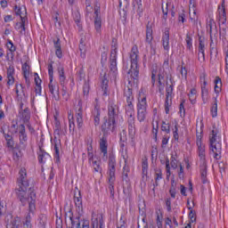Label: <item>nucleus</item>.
Returning <instances> with one entry per match:
<instances>
[{
    "label": "nucleus",
    "mask_w": 228,
    "mask_h": 228,
    "mask_svg": "<svg viewBox=\"0 0 228 228\" xmlns=\"http://www.w3.org/2000/svg\"><path fill=\"white\" fill-rule=\"evenodd\" d=\"M18 188L15 189V193L21 202L22 206H26L28 202H29V199L31 201L35 202L37 200V193H35V189L29 188V180L28 179V173L26 172V168H20L19 172V177L17 179ZM28 188H29V196L28 198Z\"/></svg>",
    "instance_id": "1"
},
{
    "label": "nucleus",
    "mask_w": 228,
    "mask_h": 228,
    "mask_svg": "<svg viewBox=\"0 0 228 228\" xmlns=\"http://www.w3.org/2000/svg\"><path fill=\"white\" fill-rule=\"evenodd\" d=\"M209 150L210 154H214V159H222V136L216 126H213L209 134Z\"/></svg>",
    "instance_id": "2"
},
{
    "label": "nucleus",
    "mask_w": 228,
    "mask_h": 228,
    "mask_svg": "<svg viewBox=\"0 0 228 228\" xmlns=\"http://www.w3.org/2000/svg\"><path fill=\"white\" fill-rule=\"evenodd\" d=\"M196 145L198 147V156L200 158V168L201 177L208 176V160L206 159V145L202 143V136L197 135Z\"/></svg>",
    "instance_id": "3"
},
{
    "label": "nucleus",
    "mask_w": 228,
    "mask_h": 228,
    "mask_svg": "<svg viewBox=\"0 0 228 228\" xmlns=\"http://www.w3.org/2000/svg\"><path fill=\"white\" fill-rule=\"evenodd\" d=\"M131 67L128 74L131 75L133 79H138L140 69L138 68V46H133L130 52Z\"/></svg>",
    "instance_id": "4"
},
{
    "label": "nucleus",
    "mask_w": 228,
    "mask_h": 228,
    "mask_svg": "<svg viewBox=\"0 0 228 228\" xmlns=\"http://www.w3.org/2000/svg\"><path fill=\"white\" fill-rule=\"evenodd\" d=\"M66 225L69 228H90V222L88 220L81 221V214H78L76 217H74L73 214L66 219Z\"/></svg>",
    "instance_id": "5"
},
{
    "label": "nucleus",
    "mask_w": 228,
    "mask_h": 228,
    "mask_svg": "<svg viewBox=\"0 0 228 228\" xmlns=\"http://www.w3.org/2000/svg\"><path fill=\"white\" fill-rule=\"evenodd\" d=\"M16 100L20 104L19 111H22V110H24V102L28 101V96L26 95L22 84H16Z\"/></svg>",
    "instance_id": "6"
},
{
    "label": "nucleus",
    "mask_w": 228,
    "mask_h": 228,
    "mask_svg": "<svg viewBox=\"0 0 228 228\" xmlns=\"http://www.w3.org/2000/svg\"><path fill=\"white\" fill-rule=\"evenodd\" d=\"M94 29L96 33H101L102 28V19L101 18V4L97 1L94 2Z\"/></svg>",
    "instance_id": "7"
},
{
    "label": "nucleus",
    "mask_w": 228,
    "mask_h": 228,
    "mask_svg": "<svg viewBox=\"0 0 228 228\" xmlns=\"http://www.w3.org/2000/svg\"><path fill=\"white\" fill-rule=\"evenodd\" d=\"M171 166V167H170ZM178 165H177V152L171 153V159L167 158L166 159V174H167V179H170V176L172 175V172L170 171V168H173V170H176Z\"/></svg>",
    "instance_id": "8"
},
{
    "label": "nucleus",
    "mask_w": 228,
    "mask_h": 228,
    "mask_svg": "<svg viewBox=\"0 0 228 228\" xmlns=\"http://www.w3.org/2000/svg\"><path fill=\"white\" fill-rule=\"evenodd\" d=\"M15 133H18L19 134L20 147L23 150L26 149V147H28V134L26 133V126H24V124L19 125Z\"/></svg>",
    "instance_id": "9"
},
{
    "label": "nucleus",
    "mask_w": 228,
    "mask_h": 228,
    "mask_svg": "<svg viewBox=\"0 0 228 228\" xmlns=\"http://www.w3.org/2000/svg\"><path fill=\"white\" fill-rule=\"evenodd\" d=\"M152 26H154V23H151V21H148L146 25V37L145 42L148 44L151 49V54H156V48L152 45V41L154 40V36H152Z\"/></svg>",
    "instance_id": "10"
},
{
    "label": "nucleus",
    "mask_w": 228,
    "mask_h": 228,
    "mask_svg": "<svg viewBox=\"0 0 228 228\" xmlns=\"http://www.w3.org/2000/svg\"><path fill=\"white\" fill-rule=\"evenodd\" d=\"M115 172H117V160L115 159V155L110 153L108 162V174L110 181H115Z\"/></svg>",
    "instance_id": "11"
},
{
    "label": "nucleus",
    "mask_w": 228,
    "mask_h": 228,
    "mask_svg": "<svg viewBox=\"0 0 228 228\" xmlns=\"http://www.w3.org/2000/svg\"><path fill=\"white\" fill-rule=\"evenodd\" d=\"M120 111L118 110V106L113 102L109 103L108 107V118L110 122H116L118 120V115Z\"/></svg>",
    "instance_id": "12"
},
{
    "label": "nucleus",
    "mask_w": 228,
    "mask_h": 228,
    "mask_svg": "<svg viewBox=\"0 0 228 228\" xmlns=\"http://www.w3.org/2000/svg\"><path fill=\"white\" fill-rule=\"evenodd\" d=\"M6 228H20L22 220L19 216L13 217L11 214L5 216Z\"/></svg>",
    "instance_id": "13"
},
{
    "label": "nucleus",
    "mask_w": 228,
    "mask_h": 228,
    "mask_svg": "<svg viewBox=\"0 0 228 228\" xmlns=\"http://www.w3.org/2000/svg\"><path fill=\"white\" fill-rule=\"evenodd\" d=\"M116 126L117 122L105 118L104 123L102 125V132L103 133V136H108L110 133H113Z\"/></svg>",
    "instance_id": "14"
},
{
    "label": "nucleus",
    "mask_w": 228,
    "mask_h": 228,
    "mask_svg": "<svg viewBox=\"0 0 228 228\" xmlns=\"http://www.w3.org/2000/svg\"><path fill=\"white\" fill-rule=\"evenodd\" d=\"M127 124L129 138L131 142L134 143V136L136 134V124L134 116H128Z\"/></svg>",
    "instance_id": "15"
},
{
    "label": "nucleus",
    "mask_w": 228,
    "mask_h": 228,
    "mask_svg": "<svg viewBox=\"0 0 228 228\" xmlns=\"http://www.w3.org/2000/svg\"><path fill=\"white\" fill-rule=\"evenodd\" d=\"M74 202L77 213L83 215V198L81 197V191L78 189L75 190Z\"/></svg>",
    "instance_id": "16"
},
{
    "label": "nucleus",
    "mask_w": 228,
    "mask_h": 228,
    "mask_svg": "<svg viewBox=\"0 0 228 228\" xmlns=\"http://www.w3.org/2000/svg\"><path fill=\"white\" fill-rule=\"evenodd\" d=\"M124 159L125 165L122 172L123 184H126V186H131V180L129 179V172H131V169L129 168V165H127V159L124 158Z\"/></svg>",
    "instance_id": "17"
},
{
    "label": "nucleus",
    "mask_w": 228,
    "mask_h": 228,
    "mask_svg": "<svg viewBox=\"0 0 228 228\" xmlns=\"http://www.w3.org/2000/svg\"><path fill=\"white\" fill-rule=\"evenodd\" d=\"M77 107L78 109L76 112V120L78 129H81V127H83V101H78Z\"/></svg>",
    "instance_id": "18"
},
{
    "label": "nucleus",
    "mask_w": 228,
    "mask_h": 228,
    "mask_svg": "<svg viewBox=\"0 0 228 228\" xmlns=\"http://www.w3.org/2000/svg\"><path fill=\"white\" fill-rule=\"evenodd\" d=\"M162 45L165 51H170V28H166L162 35Z\"/></svg>",
    "instance_id": "19"
},
{
    "label": "nucleus",
    "mask_w": 228,
    "mask_h": 228,
    "mask_svg": "<svg viewBox=\"0 0 228 228\" xmlns=\"http://www.w3.org/2000/svg\"><path fill=\"white\" fill-rule=\"evenodd\" d=\"M2 134L6 142L7 149H15V141L13 140V135L10 134V132H5L4 129L2 128L1 130Z\"/></svg>",
    "instance_id": "20"
},
{
    "label": "nucleus",
    "mask_w": 228,
    "mask_h": 228,
    "mask_svg": "<svg viewBox=\"0 0 228 228\" xmlns=\"http://www.w3.org/2000/svg\"><path fill=\"white\" fill-rule=\"evenodd\" d=\"M217 12L219 22H221V24H225L227 22V13L225 12L224 1H223L222 4L218 6Z\"/></svg>",
    "instance_id": "21"
},
{
    "label": "nucleus",
    "mask_w": 228,
    "mask_h": 228,
    "mask_svg": "<svg viewBox=\"0 0 228 228\" xmlns=\"http://www.w3.org/2000/svg\"><path fill=\"white\" fill-rule=\"evenodd\" d=\"M137 110H147V95L143 93V89L139 93Z\"/></svg>",
    "instance_id": "22"
},
{
    "label": "nucleus",
    "mask_w": 228,
    "mask_h": 228,
    "mask_svg": "<svg viewBox=\"0 0 228 228\" xmlns=\"http://www.w3.org/2000/svg\"><path fill=\"white\" fill-rule=\"evenodd\" d=\"M93 118H94V124L95 127L101 124V106H99L98 103L94 104V108L92 112Z\"/></svg>",
    "instance_id": "23"
},
{
    "label": "nucleus",
    "mask_w": 228,
    "mask_h": 228,
    "mask_svg": "<svg viewBox=\"0 0 228 228\" xmlns=\"http://www.w3.org/2000/svg\"><path fill=\"white\" fill-rule=\"evenodd\" d=\"M100 151L103 153V158L108 159V135H102L100 141Z\"/></svg>",
    "instance_id": "24"
},
{
    "label": "nucleus",
    "mask_w": 228,
    "mask_h": 228,
    "mask_svg": "<svg viewBox=\"0 0 228 228\" xmlns=\"http://www.w3.org/2000/svg\"><path fill=\"white\" fill-rule=\"evenodd\" d=\"M37 159L38 162L41 165H44V163L49 161V159H51V155H49V153H47L45 151H44L42 149V147H39V151H37Z\"/></svg>",
    "instance_id": "25"
},
{
    "label": "nucleus",
    "mask_w": 228,
    "mask_h": 228,
    "mask_svg": "<svg viewBox=\"0 0 228 228\" xmlns=\"http://www.w3.org/2000/svg\"><path fill=\"white\" fill-rule=\"evenodd\" d=\"M123 97L126 102H133L134 101V94H133V88L129 87V86L124 88Z\"/></svg>",
    "instance_id": "26"
},
{
    "label": "nucleus",
    "mask_w": 228,
    "mask_h": 228,
    "mask_svg": "<svg viewBox=\"0 0 228 228\" xmlns=\"http://www.w3.org/2000/svg\"><path fill=\"white\" fill-rule=\"evenodd\" d=\"M53 47L55 49V55L59 60H61V58H63V52L61 51V42L60 41V37L53 39Z\"/></svg>",
    "instance_id": "27"
},
{
    "label": "nucleus",
    "mask_w": 228,
    "mask_h": 228,
    "mask_svg": "<svg viewBox=\"0 0 228 228\" xmlns=\"http://www.w3.org/2000/svg\"><path fill=\"white\" fill-rule=\"evenodd\" d=\"M19 113L24 122V124H28L31 118V112L28 107H25L24 110H19Z\"/></svg>",
    "instance_id": "28"
},
{
    "label": "nucleus",
    "mask_w": 228,
    "mask_h": 228,
    "mask_svg": "<svg viewBox=\"0 0 228 228\" xmlns=\"http://www.w3.org/2000/svg\"><path fill=\"white\" fill-rule=\"evenodd\" d=\"M93 228H104V219L102 215H98L95 218L92 219Z\"/></svg>",
    "instance_id": "29"
},
{
    "label": "nucleus",
    "mask_w": 228,
    "mask_h": 228,
    "mask_svg": "<svg viewBox=\"0 0 228 228\" xmlns=\"http://www.w3.org/2000/svg\"><path fill=\"white\" fill-rule=\"evenodd\" d=\"M13 76H15V68L10 65L7 69V85H9V86L15 83V77H13Z\"/></svg>",
    "instance_id": "30"
},
{
    "label": "nucleus",
    "mask_w": 228,
    "mask_h": 228,
    "mask_svg": "<svg viewBox=\"0 0 228 228\" xmlns=\"http://www.w3.org/2000/svg\"><path fill=\"white\" fill-rule=\"evenodd\" d=\"M57 72L59 75V81L61 84V86H63L65 85V80L67 79V77H65V68L60 64L57 68Z\"/></svg>",
    "instance_id": "31"
},
{
    "label": "nucleus",
    "mask_w": 228,
    "mask_h": 228,
    "mask_svg": "<svg viewBox=\"0 0 228 228\" xmlns=\"http://www.w3.org/2000/svg\"><path fill=\"white\" fill-rule=\"evenodd\" d=\"M54 142V152H55V158L57 161H60V149H61V141L60 139H57L56 137L53 139Z\"/></svg>",
    "instance_id": "32"
},
{
    "label": "nucleus",
    "mask_w": 228,
    "mask_h": 228,
    "mask_svg": "<svg viewBox=\"0 0 228 228\" xmlns=\"http://www.w3.org/2000/svg\"><path fill=\"white\" fill-rule=\"evenodd\" d=\"M125 110L127 117H134V105H133V102H128L125 104Z\"/></svg>",
    "instance_id": "33"
},
{
    "label": "nucleus",
    "mask_w": 228,
    "mask_h": 228,
    "mask_svg": "<svg viewBox=\"0 0 228 228\" xmlns=\"http://www.w3.org/2000/svg\"><path fill=\"white\" fill-rule=\"evenodd\" d=\"M108 75L106 73L103 74L102 77V90L103 91V95H108Z\"/></svg>",
    "instance_id": "34"
},
{
    "label": "nucleus",
    "mask_w": 228,
    "mask_h": 228,
    "mask_svg": "<svg viewBox=\"0 0 228 228\" xmlns=\"http://www.w3.org/2000/svg\"><path fill=\"white\" fill-rule=\"evenodd\" d=\"M208 28H209L210 39L213 38V35L214 37H216V35H218V29L216 28V25L215 24V22H213L212 20H210V21L208 22Z\"/></svg>",
    "instance_id": "35"
},
{
    "label": "nucleus",
    "mask_w": 228,
    "mask_h": 228,
    "mask_svg": "<svg viewBox=\"0 0 228 228\" xmlns=\"http://www.w3.org/2000/svg\"><path fill=\"white\" fill-rule=\"evenodd\" d=\"M199 42H200V44H199L198 51H199V53H201V61H204L205 60V53H204L205 50L204 49L206 47V45L204 44V37H200Z\"/></svg>",
    "instance_id": "36"
},
{
    "label": "nucleus",
    "mask_w": 228,
    "mask_h": 228,
    "mask_svg": "<svg viewBox=\"0 0 228 228\" xmlns=\"http://www.w3.org/2000/svg\"><path fill=\"white\" fill-rule=\"evenodd\" d=\"M89 165L93 167L94 172H99L100 174L102 172V167H101V159H94V160H91V164Z\"/></svg>",
    "instance_id": "37"
},
{
    "label": "nucleus",
    "mask_w": 228,
    "mask_h": 228,
    "mask_svg": "<svg viewBox=\"0 0 228 228\" xmlns=\"http://www.w3.org/2000/svg\"><path fill=\"white\" fill-rule=\"evenodd\" d=\"M147 117V109H137V119L140 122H144Z\"/></svg>",
    "instance_id": "38"
},
{
    "label": "nucleus",
    "mask_w": 228,
    "mask_h": 228,
    "mask_svg": "<svg viewBox=\"0 0 228 228\" xmlns=\"http://www.w3.org/2000/svg\"><path fill=\"white\" fill-rule=\"evenodd\" d=\"M214 83H215V87H214L215 93L218 94L222 92V78H220V77H216Z\"/></svg>",
    "instance_id": "39"
},
{
    "label": "nucleus",
    "mask_w": 228,
    "mask_h": 228,
    "mask_svg": "<svg viewBox=\"0 0 228 228\" xmlns=\"http://www.w3.org/2000/svg\"><path fill=\"white\" fill-rule=\"evenodd\" d=\"M159 94H163V90H165V76L163 74L159 73Z\"/></svg>",
    "instance_id": "40"
},
{
    "label": "nucleus",
    "mask_w": 228,
    "mask_h": 228,
    "mask_svg": "<svg viewBox=\"0 0 228 228\" xmlns=\"http://www.w3.org/2000/svg\"><path fill=\"white\" fill-rule=\"evenodd\" d=\"M49 92L55 98V101H59V98H56V94H54V90H57V94H60V89L56 87V85L50 80L48 85Z\"/></svg>",
    "instance_id": "41"
},
{
    "label": "nucleus",
    "mask_w": 228,
    "mask_h": 228,
    "mask_svg": "<svg viewBox=\"0 0 228 228\" xmlns=\"http://www.w3.org/2000/svg\"><path fill=\"white\" fill-rule=\"evenodd\" d=\"M20 20L21 22H17L14 28L17 30L21 29L20 33H22V31H26V17H21Z\"/></svg>",
    "instance_id": "42"
},
{
    "label": "nucleus",
    "mask_w": 228,
    "mask_h": 228,
    "mask_svg": "<svg viewBox=\"0 0 228 228\" xmlns=\"http://www.w3.org/2000/svg\"><path fill=\"white\" fill-rule=\"evenodd\" d=\"M79 51L81 58H86V45H85L83 38L80 39Z\"/></svg>",
    "instance_id": "43"
},
{
    "label": "nucleus",
    "mask_w": 228,
    "mask_h": 228,
    "mask_svg": "<svg viewBox=\"0 0 228 228\" xmlns=\"http://www.w3.org/2000/svg\"><path fill=\"white\" fill-rule=\"evenodd\" d=\"M189 17H190L191 22H192L194 26H197V24H199V15H197V11L194 10L192 14L189 11Z\"/></svg>",
    "instance_id": "44"
},
{
    "label": "nucleus",
    "mask_w": 228,
    "mask_h": 228,
    "mask_svg": "<svg viewBox=\"0 0 228 228\" xmlns=\"http://www.w3.org/2000/svg\"><path fill=\"white\" fill-rule=\"evenodd\" d=\"M31 213H28L23 221V228H33V224H31Z\"/></svg>",
    "instance_id": "45"
},
{
    "label": "nucleus",
    "mask_w": 228,
    "mask_h": 228,
    "mask_svg": "<svg viewBox=\"0 0 228 228\" xmlns=\"http://www.w3.org/2000/svg\"><path fill=\"white\" fill-rule=\"evenodd\" d=\"M185 42L186 48L189 51H191L193 49V38H191V36L190 34H186Z\"/></svg>",
    "instance_id": "46"
},
{
    "label": "nucleus",
    "mask_w": 228,
    "mask_h": 228,
    "mask_svg": "<svg viewBox=\"0 0 228 228\" xmlns=\"http://www.w3.org/2000/svg\"><path fill=\"white\" fill-rule=\"evenodd\" d=\"M210 111L213 118L218 116V101L216 100V98L215 99V102L212 105Z\"/></svg>",
    "instance_id": "47"
},
{
    "label": "nucleus",
    "mask_w": 228,
    "mask_h": 228,
    "mask_svg": "<svg viewBox=\"0 0 228 228\" xmlns=\"http://www.w3.org/2000/svg\"><path fill=\"white\" fill-rule=\"evenodd\" d=\"M189 101L191 102V104H195L197 101V89H191V92L189 94Z\"/></svg>",
    "instance_id": "48"
},
{
    "label": "nucleus",
    "mask_w": 228,
    "mask_h": 228,
    "mask_svg": "<svg viewBox=\"0 0 228 228\" xmlns=\"http://www.w3.org/2000/svg\"><path fill=\"white\" fill-rule=\"evenodd\" d=\"M38 220L40 228H45V225H47V216L45 214H41Z\"/></svg>",
    "instance_id": "49"
},
{
    "label": "nucleus",
    "mask_w": 228,
    "mask_h": 228,
    "mask_svg": "<svg viewBox=\"0 0 228 228\" xmlns=\"http://www.w3.org/2000/svg\"><path fill=\"white\" fill-rule=\"evenodd\" d=\"M90 94V83L85 82L83 86V95L84 99H88V94Z\"/></svg>",
    "instance_id": "50"
},
{
    "label": "nucleus",
    "mask_w": 228,
    "mask_h": 228,
    "mask_svg": "<svg viewBox=\"0 0 228 228\" xmlns=\"http://www.w3.org/2000/svg\"><path fill=\"white\" fill-rule=\"evenodd\" d=\"M188 209L190 210L189 213V218L191 220L190 224H193L197 222V214H195V210L191 207H188Z\"/></svg>",
    "instance_id": "51"
},
{
    "label": "nucleus",
    "mask_w": 228,
    "mask_h": 228,
    "mask_svg": "<svg viewBox=\"0 0 228 228\" xmlns=\"http://www.w3.org/2000/svg\"><path fill=\"white\" fill-rule=\"evenodd\" d=\"M209 95V90H208V87H201V97L204 104L208 102V96Z\"/></svg>",
    "instance_id": "52"
},
{
    "label": "nucleus",
    "mask_w": 228,
    "mask_h": 228,
    "mask_svg": "<svg viewBox=\"0 0 228 228\" xmlns=\"http://www.w3.org/2000/svg\"><path fill=\"white\" fill-rule=\"evenodd\" d=\"M53 63H54V61H51L48 64V76H49L50 81H53V79L54 77V68L53 67Z\"/></svg>",
    "instance_id": "53"
},
{
    "label": "nucleus",
    "mask_w": 228,
    "mask_h": 228,
    "mask_svg": "<svg viewBox=\"0 0 228 228\" xmlns=\"http://www.w3.org/2000/svg\"><path fill=\"white\" fill-rule=\"evenodd\" d=\"M173 138L176 142L179 141V124L177 122L175 123V128H173Z\"/></svg>",
    "instance_id": "54"
},
{
    "label": "nucleus",
    "mask_w": 228,
    "mask_h": 228,
    "mask_svg": "<svg viewBox=\"0 0 228 228\" xmlns=\"http://www.w3.org/2000/svg\"><path fill=\"white\" fill-rule=\"evenodd\" d=\"M142 175H147L149 174V162L147 161V159H142Z\"/></svg>",
    "instance_id": "55"
},
{
    "label": "nucleus",
    "mask_w": 228,
    "mask_h": 228,
    "mask_svg": "<svg viewBox=\"0 0 228 228\" xmlns=\"http://www.w3.org/2000/svg\"><path fill=\"white\" fill-rule=\"evenodd\" d=\"M115 180L109 178V190L110 191V197H115Z\"/></svg>",
    "instance_id": "56"
},
{
    "label": "nucleus",
    "mask_w": 228,
    "mask_h": 228,
    "mask_svg": "<svg viewBox=\"0 0 228 228\" xmlns=\"http://www.w3.org/2000/svg\"><path fill=\"white\" fill-rule=\"evenodd\" d=\"M178 22H182V24L186 22V11L182 10L178 12Z\"/></svg>",
    "instance_id": "57"
},
{
    "label": "nucleus",
    "mask_w": 228,
    "mask_h": 228,
    "mask_svg": "<svg viewBox=\"0 0 228 228\" xmlns=\"http://www.w3.org/2000/svg\"><path fill=\"white\" fill-rule=\"evenodd\" d=\"M69 131L72 132L76 129V124L74 123V115L69 114Z\"/></svg>",
    "instance_id": "58"
},
{
    "label": "nucleus",
    "mask_w": 228,
    "mask_h": 228,
    "mask_svg": "<svg viewBox=\"0 0 228 228\" xmlns=\"http://www.w3.org/2000/svg\"><path fill=\"white\" fill-rule=\"evenodd\" d=\"M161 131H163L167 134H170V123L162 121Z\"/></svg>",
    "instance_id": "59"
},
{
    "label": "nucleus",
    "mask_w": 228,
    "mask_h": 228,
    "mask_svg": "<svg viewBox=\"0 0 228 228\" xmlns=\"http://www.w3.org/2000/svg\"><path fill=\"white\" fill-rule=\"evenodd\" d=\"M72 15H73L74 21L76 22L77 26H78L79 28V26H81L79 25L81 22V14L79 13V12H74Z\"/></svg>",
    "instance_id": "60"
},
{
    "label": "nucleus",
    "mask_w": 228,
    "mask_h": 228,
    "mask_svg": "<svg viewBox=\"0 0 228 228\" xmlns=\"http://www.w3.org/2000/svg\"><path fill=\"white\" fill-rule=\"evenodd\" d=\"M7 49H9L10 53H15V51H17V47L15 46V45H13V42H12V40L8 39L7 40Z\"/></svg>",
    "instance_id": "61"
},
{
    "label": "nucleus",
    "mask_w": 228,
    "mask_h": 228,
    "mask_svg": "<svg viewBox=\"0 0 228 228\" xmlns=\"http://www.w3.org/2000/svg\"><path fill=\"white\" fill-rule=\"evenodd\" d=\"M173 92H174V86L173 85L167 86L166 88V97L170 98L171 100Z\"/></svg>",
    "instance_id": "62"
},
{
    "label": "nucleus",
    "mask_w": 228,
    "mask_h": 228,
    "mask_svg": "<svg viewBox=\"0 0 228 228\" xmlns=\"http://www.w3.org/2000/svg\"><path fill=\"white\" fill-rule=\"evenodd\" d=\"M29 66L28 65V62H25L22 67H21V70L23 72V76L24 77H26V76H29Z\"/></svg>",
    "instance_id": "63"
},
{
    "label": "nucleus",
    "mask_w": 228,
    "mask_h": 228,
    "mask_svg": "<svg viewBox=\"0 0 228 228\" xmlns=\"http://www.w3.org/2000/svg\"><path fill=\"white\" fill-rule=\"evenodd\" d=\"M110 70L117 72V58H110Z\"/></svg>",
    "instance_id": "64"
}]
</instances>
